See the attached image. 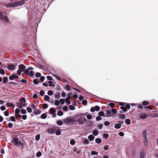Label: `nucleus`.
I'll list each match as a JSON object with an SVG mask.
<instances>
[{
	"instance_id": "55",
	"label": "nucleus",
	"mask_w": 158,
	"mask_h": 158,
	"mask_svg": "<svg viewBox=\"0 0 158 158\" xmlns=\"http://www.w3.org/2000/svg\"><path fill=\"white\" fill-rule=\"evenodd\" d=\"M104 124L106 126H108L110 125V123L108 121H106L105 122Z\"/></svg>"
},
{
	"instance_id": "2",
	"label": "nucleus",
	"mask_w": 158,
	"mask_h": 158,
	"mask_svg": "<svg viewBox=\"0 0 158 158\" xmlns=\"http://www.w3.org/2000/svg\"><path fill=\"white\" fill-rule=\"evenodd\" d=\"M63 120L64 123L66 124L75 123V119L73 118H71L69 117H67L66 118L64 119Z\"/></svg>"
},
{
	"instance_id": "23",
	"label": "nucleus",
	"mask_w": 158,
	"mask_h": 158,
	"mask_svg": "<svg viewBox=\"0 0 158 158\" xmlns=\"http://www.w3.org/2000/svg\"><path fill=\"white\" fill-rule=\"evenodd\" d=\"M47 117V115L45 113L42 114L40 116L41 118L43 119H45Z\"/></svg>"
},
{
	"instance_id": "49",
	"label": "nucleus",
	"mask_w": 158,
	"mask_h": 158,
	"mask_svg": "<svg viewBox=\"0 0 158 158\" xmlns=\"http://www.w3.org/2000/svg\"><path fill=\"white\" fill-rule=\"evenodd\" d=\"M65 88L66 90H69L71 89L70 86L69 85H66Z\"/></svg>"
},
{
	"instance_id": "54",
	"label": "nucleus",
	"mask_w": 158,
	"mask_h": 158,
	"mask_svg": "<svg viewBox=\"0 0 158 158\" xmlns=\"http://www.w3.org/2000/svg\"><path fill=\"white\" fill-rule=\"evenodd\" d=\"M98 154V152L95 151H92L91 152V154L92 155H97Z\"/></svg>"
},
{
	"instance_id": "36",
	"label": "nucleus",
	"mask_w": 158,
	"mask_h": 158,
	"mask_svg": "<svg viewBox=\"0 0 158 158\" xmlns=\"http://www.w3.org/2000/svg\"><path fill=\"white\" fill-rule=\"evenodd\" d=\"M5 73V70L2 69H0V73L2 75H4Z\"/></svg>"
},
{
	"instance_id": "46",
	"label": "nucleus",
	"mask_w": 158,
	"mask_h": 158,
	"mask_svg": "<svg viewBox=\"0 0 158 158\" xmlns=\"http://www.w3.org/2000/svg\"><path fill=\"white\" fill-rule=\"evenodd\" d=\"M117 112V110L115 108H113L111 109V112L115 114Z\"/></svg>"
},
{
	"instance_id": "21",
	"label": "nucleus",
	"mask_w": 158,
	"mask_h": 158,
	"mask_svg": "<svg viewBox=\"0 0 158 158\" xmlns=\"http://www.w3.org/2000/svg\"><path fill=\"white\" fill-rule=\"evenodd\" d=\"M145 153L143 151H141L140 153L139 158H144Z\"/></svg>"
},
{
	"instance_id": "1",
	"label": "nucleus",
	"mask_w": 158,
	"mask_h": 158,
	"mask_svg": "<svg viewBox=\"0 0 158 158\" xmlns=\"http://www.w3.org/2000/svg\"><path fill=\"white\" fill-rule=\"evenodd\" d=\"M4 12H0V19L4 22H9L8 19L6 15H4Z\"/></svg>"
},
{
	"instance_id": "32",
	"label": "nucleus",
	"mask_w": 158,
	"mask_h": 158,
	"mask_svg": "<svg viewBox=\"0 0 158 158\" xmlns=\"http://www.w3.org/2000/svg\"><path fill=\"white\" fill-rule=\"evenodd\" d=\"M20 102L22 103V102H23L24 103H26V100L24 98H22L20 100Z\"/></svg>"
},
{
	"instance_id": "38",
	"label": "nucleus",
	"mask_w": 158,
	"mask_h": 158,
	"mask_svg": "<svg viewBox=\"0 0 158 158\" xmlns=\"http://www.w3.org/2000/svg\"><path fill=\"white\" fill-rule=\"evenodd\" d=\"M53 82L52 81H48V83L49 84V86L50 87H54L55 86V85L53 84Z\"/></svg>"
},
{
	"instance_id": "59",
	"label": "nucleus",
	"mask_w": 158,
	"mask_h": 158,
	"mask_svg": "<svg viewBox=\"0 0 158 158\" xmlns=\"http://www.w3.org/2000/svg\"><path fill=\"white\" fill-rule=\"evenodd\" d=\"M20 112V110L19 109H16L15 110V113L16 114H19Z\"/></svg>"
},
{
	"instance_id": "58",
	"label": "nucleus",
	"mask_w": 158,
	"mask_h": 158,
	"mask_svg": "<svg viewBox=\"0 0 158 158\" xmlns=\"http://www.w3.org/2000/svg\"><path fill=\"white\" fill-rule=\"evenodd\" d=\"M10 119L12 122H15L16 119L15 117L14 116H12L10 117Z\"/></svg>"
},
{
	"instance_id": "19",
	"label": "nucleus",
	"mask_w": 158,
	"mask_h": 158,
	"mask_svg": "<svg viewBox=\"0 0 158 158\" xmlns=\"http://www.w3.org/2000/svg\"><path fill=\"white\" fill-rule=\"evenodd\" d=\"M93 134L95 136L98 135V132L97 130H94L93 131Z\"/></svg>"
},
{
	"instance_id": "52",
	"label": "nucleus",
	"mask_w": 158,
	"mask_h": 158,
	"mask_svg": "<svg viewBox=\"0 0 158 158\" xmlns=\"http://www.w3.org/2000/svg\"><path fill=\"white\" fill-rule=\"evenodd\" d=\"M27 110L29 113H31L32 112V109L30 107H27Z\"/></svg>"
},
{
	"instance_id": "11",
	"label": "nucleus",
	"mask_w": 158,
	"mask_h": 158,
	"mask_svg": "<svg viewBox=\"0 0 158 158\" xmlns=\"http://www.w3.org/2000/svg\"><path fill=\"white\" fill-rule=\"evenodd\" d=\"M12 142H13L16 145H19L20 143V141H19L17 138L15 137L13 138Z\"/></svg>"
},
{
	"instance_id": "9",
	"label": "nucleus",
	"mask_w": 158,
	"mask_h": 158,
	"mask_svg": "<svg viewBox=\"0 0 158 158\" xmlns=\"http://www.w3.org/2000/svg\"><path fill=\"white\" fill-rule=\"evenodd\" d=\"M16 104L17 106L19 108L25 107L27 105V103H23L20 102H17Z\"/></svg>"
},
{
	"instance_id": "20",
	"label": "nucleus",
	"mask_w": 158,
	"mask_h": 158,
	"mask_svg": "<svg viewBox=\"0 0 158 158\" xmlns=\"http://www.w3.org/2000/svg\"><path fill=\"white\" fill-rule=\"evenodd\" d=\"M83 143L85 144H89V142L87 139H84L83 141Z\"/></svg>"
},
{
	"instance_id": "60",
	"label": "nucleus",
	"mask_w": 158,
	"mask_h": 158,
	"mask_svg": "<svg viewBox=\"0 0 158 158\" xmlns=\"http://www.w3.org/2000/svg\"><path fill=\"white\" fill-rule=\"evenodd\" d=\"M33 82L35 84H36V85L38 84L39 83L38 82V79H34L33 80Z\"/></svg>"
},
{
	"instance_id": "53",
	"label": "nucleus",
	"mask_w": 158,
	"mask_h": 158,
	"mask_svg": "<svg viewBox=\"0 0 158 158\" xmlns=\"http://www.w3.org/2000/svg\"><path fill=\"white\" fill-rule=\"evenodd\" d=\"M48 94L49 96L52 95L53 94V92L51 90H49L48 92Z\"/></svg>"
},
{
	"instance_id": "6",
	"label": "nucleus",
	"mask_w": 158,
	"mask_h": 158,
	"mask_svg": "<svg viewBox=\"0 0 158 158\" xmlns=\"http://www.w3.org/2000/svg\"><path fill=\"white\" fill-rule=\"evenodd\" d=\"M26 1V0H22L19 2L14 3L15 7L23 5L25 3Z\"/></svg>"
},
{
	"instance_id": "31",
	"label": "nucleus",
	"mask_w": 158,
	"mask_h": 158,
	"mask_svg": "<svg viewBox=\"0 0 158 158\" xmlns=\"http://www.w3.org/2000/svg\"><path fill=\"white\" fill-rule=\"evenodd\" d=\"M14 73H13L9 77V79L11 81H13L14 80V79H15V77L14 76Z\"/></svg>"
},
{
	"instance_id": "40",
	"label": "nucleus",
	"mask_w": 158,
	"mask_h": 158,
	"mask_svg": "<svg viewBox=\"0 0 158 158\" xmlns=\"http://www.w3.org/2000/svg\"><path fill=\"white\" fill-rule=\"evenodd\" d=\"M41 152L40 151H39L37 153L36 156L38 157H40L41 156Z\"/></svg>"
},
{
	"instance_id": "4",
	"label": "nucleus",
	"mask_w": 158,
	"mask_h": 158,
	"mask_svg": "<svg viewBox=\"0 0 158 158\" xmlns=\"http://www.w3.org/2000/svg\"><path fill=\"white\" fill-rule=\"evenodd\" d=\"M17 64V63H9L7 65V69L9 70H14Z\"/></svg>"
},
{
	"instance_id": "48",
	"label": "nucleus",
	"mask_w": 158,
	"mask_h": 158,
	"mask_svg": "<svg viewBox=\"0 0 158 158\" xmlns=\"http://www.w3.org/2000/svg\"><path fill=\"white\" fill-rule=\"evenodd\" d=\"M40 135H37L36 136V137L35 138V140L37 141H38L39 140V139H40Z\"/></svg>"
},
{
	"instance_id": "25",
	"label": "nucleus",
	"mask_w": 158,
	"mask_h": 158,
	"mask_svg": "<svg viewBox=\"0 0 158 158\" xmlns=\"http://www.w3.org/2000/svg\"><path fill=\"white\" fill-rule=\"evenodd\" d=\"M95 141L96 143H100L102 142V140L100 138H98L95 139Z\"/></svg>"
},
{
	"instance_id": "12",
	"label": "nucleus",
	"mask_w": 158,
	"mask_h": 158,
	"mask_svg": "<svg viewBox=\"0 0 158 158\" xmlns=\"http://www.w3.org/2000/svg\"><path fill=\"white\" fill-rule=\"evenodd\" d=\"M147 117V114L143 113H141L139 114V117L142 119H144Z\"/></svg>"
},
{
	"instance_id": "51",
	"label": "nucleus",
	"mask_w": 158,
	"mask_h": 158,
	"mask_svg": "<svg viewBox=\"0 0 158 158\" xmlns=\"http://www.w3.org/2000/svg\"><path fill=\"white\" fill-rule=\"evenodd\" d=\"M35 75L37 77H39L41 76V74L40 73L37 72L36 73Z\"/></svg>"
},
{
	"instance_id": "16",
	"label": "nucleus",
	"mask_w": 158,
	"mask_h": 158,
	"mask_svg": "<svg viewBox=\"0 0 158 158\" xmlns=\"http://www.w3.org/2000/svg\"><path fill=\"white\" fill-rule=\"evenodd\" d=\"M98 115L99 116L108 117L107 116H105L104 112L102 111H100L98 113Z\"/></svg>"
},
{
	"instance_id": "13",
	"label": "nucleus",
	"mask_w": 158,
	"mask_h": 158,
	"mask_svg": "<svg viewBox=\"0 0 158 158\" xmlns=\"http://www.w3.org/2000/svg\"><path fill=\"white\" fill-rule=\"evenodd\" d=\"M143 142L144 143L145 147H147L148 146V139L147 137H144L143 140Z\"/></svg>"
},
{
	"instance_id": "10",
	"label": "nucleus",
	"mask_w": 158,
	"mask_h": 158,
	"mask_svg": "<svg viewBox=\"0 0 158 158\" xmlns=\"http://www.w3.org/2000/svg\"><path fill=\"white\" fill-rule=\"evenodd\" d=\"M18 69L19 70H21L22 72H24V71L26 70V66L23 64H20L19 65Z\"/></svg>"
},
{
	"instance_id": "42",
	"label": "nucleus",
	"mask_w": 158,
	"mask_h": 158,
	"mask_svg": "<svg viewBox=\"0 0 158 158\" xmlns=\"http://www.w3.org/2000/svg\"><path fill=\"white\" fill-rule=\"evenodd\" d=\"M48 107V106L47 104L44 103L43 105V108L44 109H46Z\"/></svg>"
},
{
	"instance_id": "57",
	"label": "nucleus",
	"mask_w": 158,
	"mask_h": 158,
	"mask_svg": "<svg viewBox=\"0 0 158 158\" xmlns=\"http://www.w3.org/2000/svg\"><path fill=\"white\" fill-rule=\"evenodd\" d=\"M87 118L88 119H91L92 118V116L90 114H88L87 115Z\"/></svg>"
},
{
	"instance_id": "22",
	"label": "nucleus",
	"mask_w": 158,
	"mask_h": 158,
	"mask_svg": "<svg viewBox=\"0 0 158 158\" xmlns=\"http://www.w3.org/2000/svg\"><path fill=\"white\" fill-rule=\"evenodd\" d=\"M121 124L119 123L116 124L114 125V127L115 128L118 129L120 128L121 127Z\"/></svg>"
},
{
	"instance_id": "26",
	"label": "nucleus",
	"mask_w": 158,
	"mask_h": 158,
	"mask_svg": "<svg viewBox=\"0 0 158 158\" xmlns=\"http://www.w3.org/2000/svg\"><path fill=\"white\" fill-rule=\"evenodd\" d=\"M143 137H147L148 134L147 133V131L146 130H145L143 131Z\"/></svg>"
},
{
	"instance_id": "63",
	"label": "nucleus",
	"mask_w": 158,
	"mask_h": 158,
	"mask_svg": "<svg viewBox=\"0 0 158 158\" xmlns=\"http://www.w3.org/2000/svg\"><path fill=\"white\" fill-rule=\"evenodd\" d=\"M47 79L49 81H52L53 80L52 77L49 76H48L47 77Z\"/></svg>"
},
{
	"instance_id": "43",
	"label": "nucleus",
	"mask_w": 158,
	"mask_h": 158,
	"mask_svg": "<svg viewBox=\"0 0 158 158\" xmlns=\"http://www.w3.org/2000/svg\"><path fill=\"white\" fill-rule=\"evenodd\" d=\"M69 109L71 110H74L75 109V108L74 106L73 105H70L69 106Z\"/></svg>"
},
{
	"instance_id": "24",
	"label": "nucleus",
	"mask_w": 158,
	"mask_h": 158,
	"mask_svg": "<svg viewBox=\"0 0 158 158\" xmlns=\"http://www.w3.org/2000/svg\"><path fill=\"white\" fill-rule=\"evenodd\" d=\"M119 118L122 119H123L126 118L125 115L124 114L118 115Z\"/></svg>"
},
{
	"instance_id": "56",
	"label": "nucleus",
	"mask_w": 158,
	"mask_h": 158,
	"mask_svg": "<svg viewBox=\"0 0 158 158\" xmlns=\"http://www.w3.org/2000/svg\"><path fill=\"white\" fill-rule=\"evenodd\" d=\"M4 115L6 116H7L9 115V112L7 110H6L4 113Z\"/></svg>"
},
{
	"instance_id": "18",
	"label": "nucleus",
	"mask_w": 158,
	"mask_h": 158,
	"mask_svg": "<svg viewBox=\"0 0 158 158\" xmlns=\"http://www.w3.org/2000/svg\"><path fill=\"white\" fill-rule=\"evenodd\" d=\"M50 114H51L55 113L56 112V110L55 108H51L50 109Z\"/></svg>"
},
{
	"instance_id": "28",
	"label": "nucleus",
	"mask_w": 158,
	"mask_h": 158,
	"mask_svg": "<svg viewBox=\"0 0 158 158\" xmlns=\"http://www.w3.org/2000/svg\"><path fill=\"white\" fill-rule=\"evenodd\" d=\"M8 80V78L7 77H4L3 78V82L4 83H6Z\"/></svg>"
},
{
	"instance_id": "39",
	"label": "nucleus",
	"mask_w": 158,
	"mask_h": 158,
	"mask_svg": "<svg viewBox=\"0 0 158 158\" xmlns=\"http://www.w3.org/2000/svg\"><path fill=\"white\" fill-rule=\"evenodd\" d=\"M75 143V141L74 139H71L70 140V144L72 145H74Z\"/></svg>"
},
{
	"instance_id": "47",
	"label": "nucleus",
	"mask_w": 158,
	"mask_h": 158,
	"mask_svg": "<svg viewBox=\"0 0 158 158\" xmlns=\"http://www.w3.org/2000/svg\"><path fill=\"white\" fill-rule=\"evenodd\" d=\"M21 113L22 114H24L26 113V111L24 109H23L21 110Z\"/></svg>"
},
{
	"instance_id": "61",
	"label": "nucleus",
	"mask_w": 158,
	"mask_h": 158,
	"mask_svg": "<svg viewBox=\"0 0 158 158\" xmlns=\"http://www.w3.org/2000/svg\"><path fill=\"white\" fill-rule=\"evenodd\" d=\"M120 108L123 110V111H124L125 110H126V112L127 111V110L125 108L124 106H121L120 107Z\"/></svg>"
},
{
	"instance_id": "3",
	"label": "nucleus",
	"mask_w": 158,
	"mask_h": 158,
	"mask_svg": "<svg viewBox=\"0 0 158 158\" xmlns=\"http://www.w3.org/2000/svg\"><path fill=\"white\" fill-rule=\"evenodd\" d=\"M86 119L85 118H80L78 119H75V122H77L78 123V124L82 125L86 121Z\"/></svg>"
},
{
	"instance_id": "27",
	"label": "nucleus",
	"mask_w": 158,
	"mask_h": 158,
	"mask_svg": "<svg viewBox=\"0 0 158 158\" xmlns=\"http://www.w3.org/2000/svg\"><path fill=\"white\" fill-rule=\"evenodd\" d=\"M125 123L127 125H130L131 124V120L129 119H126L125 120Z\"/></svg>"
},
{
	"instance_id": "45",
	"label": "nucleus",
	"mask_w": 158,
	"mask_h": 158,
	"mask_svg": "<svg viewBox=\"0 0 158 158\" xmlns=\"http://www.w3.org/2000/svg\"><path fill=\"white\" fill-rule=\"evenodd\" d=\"M60 103L62 105L64 104L65 102V100L63 98L60 99Z\"/></svg>"
},
{
	"instance_id": "30",
	"label": "nucleus",
	"mask_w": 158,
	"mask_h": 158,
	"mask_svg": "<svg viewBox=\"0 0 158 158\" xmlns=\"http://www.w3.org/2000/svg\"><path fill=\"white\" fill-rule=\"evenodd\" d=\"M142 104L143 106L148 105L149 104L148 102L146 101H143L142 102Z\"/></svg>"
},
{
	"instance_id": "5",
	"label": "nucleus",
	"mask_w": 158,
	"mask_h": 158,
	"mask_svg": "<svg viewBox=\"0 0 158 158\" xmlns=\"http://www.w3.org/2000/svg\"><path fill=\"white\" fill-rule=\"evenodd\" d=\"M24 73L26 75L31 77H33L34 75V72L33 71H30V70L28 69L25 70Z\"/></svg>"
},
{
	"instance_id": "34",
	"label": "nucleus",
	"mask_w": 158,
	"mask_h": 158,
	"mask_svg": "<svg viewBox=\"0 0 158 158\" xmlns=\"http://www.w3.org/2000/svg\"><path fill=\"white\" fill-rule=\"evenodd\" d=\"M103 137L104 139H107L109 136V135L107 133H104L103 134Z\"/></svg>"
},
{
	"instance_id": "44",
	"label": "nucleus",
	"mask_w": 158,
	"mask_h": 158,
	"mask_svg": "<svg viewBox=\"0 0 158 158\" xmlns=\"http://www.w3.org/2000/svg\"><path fill=\"white\" fill-rule=\"evenodd\" d=\"M124 107L126 109H129L130 108L131 106L129 104H127L125 105Z\"/></svg>"
},
{
	"instance_id": "29",
	"label": "nucleus",
	"mask_w": 158,
	"mask_h": 158,
	"mask_svg": "<svg viewBox=\"0 0 158 158\" xmlns=\"http://www.w3.org/2000/svg\"><path fill=\"white\" fill-rule=\"evenodd\" d=\"M58 125L59 126H62L63 125V122L61 120H58L56 121Z\"/></svg>"
},
{
	"instance_id": "8",
	"label": "nucleus",
	"mask_w": 158,
	"mask_h": 158,
	"mask_svg": "<svg viewBox=\"0 0 158 158\" xmlns=\"http://www.w3.org/2000/svg\"><path fill=\"white\" fill-rule=\"evenodd\" d=\"M57 127H56L52 128H48L47 130V132L48 134H52L55 133V130L56 128H57Z\"/></svg>"
},
{
	"instance_id": "15",
	"label": "nucleus",
	"mask_w": 158,
	"mask_h": 158,
	"mask_svg": "<svg viewBox=\"0 0 158 158\" xmlns=\"http://www.w3.org/2000/svg\"><path fill=\"white\" fill-rule=\"evenodd\" d=\"M56 134L57 135H59L61 134V130L60 129H57L56 128L55 130Z\"/></svg>"
},
{
	"instance_id": "35",
	"label": "nucleus",
	"mask_w": 158,
	"mask_h": 158,
	"mask_svg": "<svg viewBox=\"0 0 158 158\" xmlns=\"http://www.w3.org/2000/svg\"><path fill=\"white\" fill-rule=\"evenodd\" d=\"M63 114V112L61 111H59L57 113V115L59 116H61Z\"/></svg>"
},
{
	"instance_id": "14",
	"label": "nucleus",
	"mask_w": 158,
	"mask_h": 158,
	"mask_svg": "<svg viewBox=\"0 0 158 158\" xmlns=\"http://www.w3.org/2000/svg\"><path fill=\"white\" fill-rule=\"evenodd\" d=\"M5 6L7 7H15L14 3L6 4Z\"/></svg>"
},
{
	"instance_id": "50",
	"label": "nucleus",
	"mask_w": 158,
	"mask_h": 158,
	"mask_svg": "<svg viewBox=\"0 0 158 158\" xmlns=\"http://www.w3.org/2000/svg\"><path fill=\"white\" fill-rule=\"evenodd\" d=\"M45 79V77L44 76H40V80L41 82L43 81Z\"/></svg>"
},
{
	"instance_id": "62",
	"label": "nucleus",
	"mask_w": 158,
	"mask_h": 158,
	"mask_svg": "<svg viewBox=\"0 0 158 158\" xmlns=\"http://www.w3.org/2000/svg\"><path fill=\"white\" fill-rule=\"evenodd\" d=\"M63 109L65 111H67L68 110V108L66 106H64L63 107Z\"/></svg>"
},
{
	"instance_id": "37",
	"label": "nucleus",
	"mask_w": 158,
	"mask_h": 158,
	"mask_svg": "<svg viewBox=\"0 0 158 158\" xmlns=\"http://www.w3.org/2000/svg\"><path fill=\"white\" fill-rule=\"evenodd\" d=\"M54 104L55 105L57 106L60 104V102L58 100H56L55 101Z\"/></svg>"
},
{
	"instance_id": "17",
	"label": "nucleus",
	"mask_w": 158,
	"mask_h": 158,
	"mask_svg": "<svg viewBox=\"0 0 158 158\" xmlns=\"http://www.w3.org/2000/svg\"><path fill=\"white\" fill-rule=\"evenodd\" d=\"M88 138L89 140L90 141H92L94 140V137L93 135H89L88 136Z\"/></svg>"
},
{
	"instance_id": "64",
	"label": "nucleus",
	"mask_w": 158,
	"mask_h": 158,
	"mask_svg": "<svg viewBox=\"0 0 158 158\" xmlns=\"http://www.w3.org/2000/svg\"><path fill=\"white\" fill-rule=\"evenodd\" d=\"M109 106L111 108H113L115 106V104L113 103H110L109 104Z\"/></svg>"
},
{
	"instance_id": "41",
	"label": "nucleus",
	"mask_w": 158,
	"mask_h": 158,
	"mask_svg": "<svg viewBox=\"0 0 158 158\" xmlns=\"http://www.w3.org/2000/svg\"><path fill=\"white\" fill-rule=\"evenodd\" d=\"M87 103V101L86 100H84L82 101V104L84 105H86Z\"/></svg>"
},
{
	"instance_id": "33",
	"label": "nucleus",
	"mask_w": 158,
	"mask_h": 158,
	"mask_svg": "<svg viewBox=\"0 0 158 158\" xmlns=\"http://www.w3.org/2000/svg\"><path fill=\"white\" fill-rule=\"evenodd\" d=\"M50 99V97L48 95H46L44 96V99L45 100L47 101Z\"/></svg>"
},
{
	"instance_id": "7",
	"label": "nucleus",
	"mask_w": 158,
	"mask_h": 158,
	"mask_svg": "<svg viewBox=\"0 0 158 158\" xmlns=\"http://www.w3.org/2000/svg\"><path fill=\"white\" fill-rule=\"evenodd\" d=\"M100 107L98 106H95L92 107L90 109V111L92 112H94L95 111H98L100 110Z\"/></svg>"
}]
</instances>
